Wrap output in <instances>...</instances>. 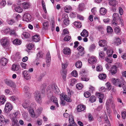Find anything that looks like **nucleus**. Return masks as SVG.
<instances>
[{"label":"nucleus","mask_w":126,"mask_h":126,"mask_svg":"<svg viewBox=\"0 0 126 126\" xmlns=\"http://www.w3.org/2000/svg\"><path fill=\"white\" fill-rule=\"evenodd\" d=\"M47 93H52V91L54 92L56 94L59 95L60 91L57 86L54 84L52 85L49 86L47 89Z\"/></svg>","instance_id":"obj_1"},{"label":"nucleus","mask_w":126,"mask_h":126,"mask_svg":"<svg viewBox=\"0 0 126 126\" xmlns=\"http://www.w3.org/2000/svg\"><path fill=\"white\" fill-rule=\"evenodd\" d=\"M112 17L113 20L112 23L115 26H116L118 24H119L121 23H122V22L123 21L119 17V15L117 13H114L113 14Z\"/></svg>","instance_id":"obj_2"},{"label":"nucleus","mask_w":126,"mask_h":126,"mask_svg":"<svg viewBox=\"0 0 126 126\" xmlns=\"http://www.w3.org/2000/svg\"><path fill=\"white\" fill-rule=\"evenodd\" d=\"M68 64L66 63H62V70L61 71V74L64 81L66 80V70L65 69L67 67Z\"/></svg>","instance_id":"obj_3"},{"label":"nucleus","mask_w":126,"mask_h":126,"mask_svg":"<svg viewBox=\"0 0 126 126\" xmlns=\"http://www.w3.org/2000/svg\"><path fill=\"white\" fill-rule=\"evenodd\" d=\"M67 95L62 94L60 95V97H61L64 99V100L66 101L71 102V93L70 92L69 88H67Z\"/></svg>","instance_id":"obj_4"},{"label":"nucleus","mask_w":126,"mask_h":126,"mask_svg":"<svg viewBox=\"0 0 126 126\" xmlns=\"http://www.w3.org/2000/svg\"><path fill=\"white\" fill-rule=\"evenodd\" d=\"M47 93L48 97L50 99L51 101L54 103L56 106L58 107H59V105L58 102L57 98L53 96L52 93Z\"/></svg>","instance_id":"obj_5"},{"label":"nucleus","mask_w":126,"mask_h":126,"mask_svg":"<svg viewBox=\"0 0 126 126\" xmlns=\"http://www.w3.org/2000/svg\"><path fill=\"white\" fill-rule=\"evenodd\" d=\"M112 82L113 84L115 86H118L119 87H121L123 86L122 84L119 79L112 78Z\"/></svg>","instance_id":"obj_6"},{"label":"nucleus","mask_w":126,"mask_h":126,"mask_svg":"<svg viewBox=\"0 0 126 126\" xmlns=\"http://www.w3.org/2000/svg\"><path fill=\"white\" fill-rule=\"evenodd\" d=\"M5 83L7 85L11 87H15L16 86L14 83L11 80L8 79H5L4 80Z\"/></svg>","instance_id":"obj_7"},{"label":"nucleus","mask_w":126,"mask_h":126,"mask_svg":"<svg viewBox=\"0 0 126 126\" xmlns=\"http://www.w3.org/2000/svg\"><path fill=\"white\" fill-rule=\"evenodd\" d=\"M35 98L36 101L39 103H41L42 102V98L41 96V94L38 91L35 92Z\"/></svg>","instance_id":"obj_8"},{"label":"nucleus","mask_w":126,"mask_h":126,"mask_svg":"<svg viewBox=\"0 0 126 126\" xmlns=\"http://www.w3.org/2000/svg\"><path fill=\"white\" fill-rule=\"evenodd\" d=\"M13 107L11 104L9 102H7L6 104L4 110L6 112H8L12 109Z\"/></svg>","instance_id":"obj_9"},{"label":"nucleus","mask_w":126,"mask_h":126,"mask_svg":"<svg viewBox=\"0 0 126 126\" xmlns=\"http://www.w3.org/2000/svg\"><path fill=\"white\" fill-rule=\"evenodd\" d=\"M22 74L24 78L27 80H29L31 79V76L29 72L27 70H25L22 72Z\"/></svg>","instance_id":"obj_10"},{"label":"nucleus","mask_w":126,"mask_h":126,"mask_svg":"<svg viewBox=\"0 0 126 126\" xmlns=\"http://www.w3.org/2000/svg\"><path fill=\"white\" fill-rule=\"evenodd\" d=\"M46 57L47 65V66L49 67L50 65L51 61V56L49 52H48L47 53L46 55Z\"/></svg>","instance_id":"obj_11"},{"label":"nucleus","mask_w":126,"mask_h":126,"mask_svg":"<svg viewBox=\"0 0 126 126\" xmlns=\"http://www.w3.org/2000/svg\"><path fill=\"white\" fill-rule=\"evenodd\" d=\"M31 18V16L30 14L27 13H25L23 16V19L27 21H30Z\"/></svg>","instance_id":"obj_12"},{"label":"nucleus","mask_w":126,"mask_h":126,"mask_svg":"<svg viewBox=\"0 0 126 126\" xmlns=\"http://www.w3.org/2000/svg\"><path fill=\"white\" fill-rule=\"evenodd\" d=\"M11 126H19L17 119L13 117L11 119Z\"/></svg>","instance_id":"obj_13"},{"label":"nucleus","mask_w":126,"mask_h":126,"mask_svg":"<svg viewBox=\"0 0 126 126\" xmlns=\"http://www.w3.org/2000/svg\"><path fill=\"white\" fill-rule=\"evenodd\" d=\"M1 43L3 47L5 48L9 43L8 40L7 38L3 39L1 41Z\"/></svg>","instance_id":"obj_14"},{"label":"nucleus","mask_w":126,"mask_h":126,"mask_svg":"<svg viewBox=\"0 0 126 126\" xmlns=\"http://www.w3.org/2000/svg\"><path fill=\"white\" fill-rule=\"evenodd\" d=\"M86 108L85 106L83 105H78L77 108V111L78 112H81L84 110Z\"/></svg>","instance_id":"obj_15"},{"label":"nucleus","mask_w":126,"mask_h":126,"mask_svg":"<svg viewBox=\"0 0 126 126\" xmlns=\"http://www.w3.org/2000/svg\"><path fill=\"white\" fill-rule=\"evenodd\" d=\"M30 103V101L29 100H26L22 104V106L25 109L27 108L29 106Z\"/></svg>","instance_id":"obj_16"},{"label":"nucleus","mask_w":126,"mask_h":126,"mask_svg":"<svg viewBox=\"0 0 126 126\" xmlns=\"http://www.w3.org/2000/svg\"><path fill=\"white\" fill-rule=\"evenodd\" d=\"M63 53L66 55H68L71 53V51L70 49L68 47H65L63 50Z\"/></svg>","instance_id":"obj_17"},{"label":"nucleus","mask_w":126,"mask_h":126,"mask_svg":"<svg viewBox=\"0 0 126 126\" xmlns=\"http://www.w3.org/2000/svg\"><path fill=\"white\" fill-rule=\"evenodd\" d=\"M118 70V69H117L115 66L112 65L111 68L110 73L112 75H114L116 73Z\"/></svg>","instance_id":"obj_18"},{"label":"nucleus","mask_w":126,"mask_h":126,"mask_svg":"<svg viewBox=\"0 0 126 126\" xmlns=\"http://www.w3.org/2000/svg\"><path fill=\"white\" fill-rule=\"evenodd\" d=\"M88 61L90 63L94 64L96 62V59L94 57L92 56L88 59Z\"/></svg>","instance_id":"obj_19"},{"label":"nucleus","mask_w":126,"mask_h":126,"mask_svg":"<svg viewBox=\"0 0 126 126\" xmlns=\"http://www.w3.org/2000/svg\"><path fill=\"white\" fill-rule=\"evenodd\" d=\"M81 36L84 37H87L88 36V31L85 29H84L80 33Z\"/></svg>","instance_id":"obj_20"},{"label":"nucleus","mask_w":126,"mask_h":126,"mask_svg":"<svg viewBox=\"0 0 126 126\" xmlns=\"http://www.w3.org/2000/svg\"><path fill=\"white\" fill-rule=\"evenodd\" d=\"M99 44L101 47H105L107 44L106 41L104 40H100L99 42Z\"/></svg>","instance_id":"obj_21"},{"label":"nucleus","mask_w":126,"mask_h":126,"mask_svg":"<svg viewBox=\"0 0 126 126\" xmlns=\"http://www.w3.org/2000/svg\"><path fill=\"white\" fill-rule=\"evenodd\" d=\"M6 98L4 95H2L0 96V102L2 104H4L6 101Z\"/></svg>","instance_id":"obj_22"},{"label":"nucleus","mask_w":126,"mask_h":126,"mask_svg":"<svg viewBox=\"0 0 126 126\" xmlns=\"http://www.w3.org/2000/svg\"><path fill=\"white\" fill-rule=\"evenodd\" d=\"M123 80H121L122 82V83L123 89L124 92H123V93L126 94V82L124 81L123 79H122Z\"/></svg>","instance_id":"obj_23"},{"label":"nucleus","mask_w":126,"mask_h":126,"mask_svg":"<svg viewBox=\"0 0 126 126\" xmlns=\"http://www.w3.org/2000/svg\"><path fill=\"white\" fill-rule=\"evenodd\" d=\"M33 41L35 42H38L40 40V37L39 35H35L32 37Z\"/></svg>","instance_id":"obj_24"},{"label":"nucleus","mask_w":126,"mask_h":126,"mask_svg":"<svg viewBox=\"0 0 126 126\" xmlns=\"http://www.w3.org/2000/svg\"><path fill=\"white\" fill-rule=\"evenodd\" d=\"M1 63L3 65H5L7 62V60L4 58H1L0 60Z\"/></svg>","instance_id":"obj_25"},{"label":"nucleus","mask_w":126,"mask_h":126,"mask_svg":"<svg viewBox=\"0 0 126 126\" xmlns=\"http://www.w3.org/2000/svg\"><path fill=\"white\" fill-rule=\"evenodd\" d=\"M49 26V22L47 21L44 22L43 24V28L44 29H47Z\"/></svg>","instance_id":"obj_26"},{"label":"nucleus","mask_w":126,"mask_h":126,"mask_svg":"<svg viewBox=\"0 0 126 126\" xmlns=\"http://www.w3.org/2000/svg\"><path fill=\"white\" fill-rule=\"evenodd\" d=\"M23 8L25 9H28L30 6V4L26 2H24L22 3Z\"/></svg>","instance_id":"obj_27"},{"label":"nucleus","mask_w":126,"mask_h":126,"mask_svg":"<svg viewBox=\"0 0 126 126\" xmlns=\"http://www.w3.org/2000/svg\"><path fill=\"white\" fill-rule=\"evenodd\" d=\"M106 12V10L105 8H101L100 9V13L102 15H104L105 14Z\"/></svg>","instance_id":"obj_28"},{"label":"nucleus","mask_w":126,"mask_h":126,"mask_svg":"<svg viewBox=\"0 0 126 126\" xmlns=\"http://www.w3.org/2000/svg\"><path fill=\"white\" fill-rule=\"evenodd\" d=\"M117 3V1L115 0H112L109 2V4L110 5L113 6H115Z\"/></svg>","instance_id":"obj_29"},{"label":"nucleus","mask_w":126,"mask_h":126,"mask_svg":"<svg viewBox=\"0 0 126 126\" xmlns=\"http://www.w3.org/2000/svg\"><path fill=\"white\" fill-rule=\"evenodd\" d=\"M14 44L16 45H20L21 44V41L19 40L16 39L13 41Z\"/></svg>","instance_id":"obj_30"},{"label":"nucleus","mask_w":126,"mask_h":126,"mask_svg":"<svg viewBox=\"0 0 126 126\" xmlns=\"http://www.w3.org/2000/svg\"><path fill=\"white\" fill-rule=\"evenodd\" d=\"M75 66L78 68H80L82 66V63L81 61H78L75 63Z\"/></svg>","instance_id":"obj_31"},{"label":"nucleus","mask_w":126,"mask_h":126,"mask_svg":"<svg viewBox=\"0 0 126 126\" xmlns=\"http://www.w3.org/2000/svg\"><path fill=\"white\" fill-rule=\"evenodd\" d=\"M65 11L66 13H68L72 9V8L70 6H66L64 7Z\"/></svg>","instance_id":"obj_32"},{"label":"nucleus","mask_w":126,"mask_h":126,"mask_svg":"<svg viewBox=\"0 0 126 126\" xmlns=\"http://www.w3.org/2000/svg\"><path fill=\"white\" fill-rule=\"evenodd\" d=\"M37 57L36 60L39 58H42L43 56V53L41 51H40L37 54Z\"/></svg>","instance_id":"obj_33"},{"label":"nucleus","mask_w":126,"mask_h":126,"mask_svg":"<svg viewBox=\"0 0 126 126\" xmlns=\"http://www.w3.org/2000/svg\"><path fill=\"white\" fill-rule=\"evenodd\" d=\"M19 69V66L18 65L14 64L12 66V70L14 71H17Z\"/></svg>","instance_id":"obj_34"},{"label":"nucleus","mask_w":126,"mask_h":126,"mask_svg":"<svg viewBox=\"0 0 126 126\" xmlns=\"http://www.w3.org/2000/svg\"><path fill=\"white\" fill-rule=\"evenodd\" d=\"M106 75L105 74H100L99 76V79H105L106 77Z\"/></svg>","instance_id":"obj_35"},{"label":"nucleus","mask_w":126,"mask_h":126,"mask_svg":"<svg viewBox=\"0 0 126 126\" xmlns=\"http://www.w3.org/2000/svg\"><path fill=\"white\" fill-rule=\"evenodd\" d=\"M74 24L76 27L78 28H80L81 26L80 22H79L75 21L74 23Z\"/></svg>","instance_id":"obj_36"},{"label":"nucleus","mask_w":126,"mask_h":126,"mask_svg":"<svg viewBox=\"0 0 126 126\" xmlns=\"http://www.w3.org/2000/svg\"><path fill=\"white\" fill-rule=\"evenodd\" d=\"M42 4L44 12L45 13H46L47 11L46 8L44 0L42 1Z\"/></svg>","instance_id":"obj_37"},{"label":"nucleus","mask_w":126,"mask_h":126,"mask_svg":"<svg viewBox=\"0 0 126 126\" xmlns=\"http://www.w3.org/2000/svg\"><path fill=\"white\" fill-rule=\"evenodd\" d=\"M121 41L120 38H116L114 40V44L118 46L121 44Z\"/></svg>","instance_id":"obj_38"},{"label":"nucleus","mask_w":126,"mask_h":126,"mask_svg":"<svg viewBox=\"0 0 126 126\" xmlns=\"http://www.w3.org/2000/svg\"><path fill=\"white\" fill-rule=\"evenodd\" d=\"M5 119L2 115H0V122L3 125H5Z\"/></svg>","instance_id":"obj_39"},{"label":"nucleus","mask_w":126,"mask_h":126,"mask_svg":"<svg viewBox=\"0 0 126 126\" xmlns=\"http://www.w3.org/2000/svg\"><path fill=\"white\" fill-rule=\"evenodd\" d=\"M84 6L83 3H81L79 4V8L78 10L80 11H82L84 8Z\"/></svg>","instance_id":"obj_40"},{"label":"nucleus","mask_w":126,"mask_h":126,"mask_svg":"<svg viewBox=\"0 0 126 126\" xmlns=\"http://www.w3.org/2000/svg\"><path fill=\"white\" fill-rule=\"evenodd\" d=\"M15 9L16 12L18 13H21L23 11L22 9L19 6L16 7Z\"/></svg>","instance_id":"obj_41"},{"label":"nucleus","mask_w":126,"mask_h":126,"mask_svg":"<svg viewBox=\"0 0 126 126\" xmlns=\"http://www.w3.org/2000/svg\"><path fill=\"white\" fill-rule=\"evenodd\" d=\"M122 63H115L114 65H113L117 69L118 68L121 67L122 66Z\"/></svg>","instance_id":"obj_42"},{"label":"nucleus","mask_w":126,"mask_h":126,"mask_svg":"<svg viewBox=\"0 0 126 126\" xmlns=\"http://www.w3.org/2000/svg\"><path fill=\"white\" fill-rule=\"evenodd\" d=\"M120 30L119 27H115L114 28V31L115 33L119 34L120 32Z\"/></svg>","instance_id":"obj_43"},{"label":"nucleus","mask_w":126,"mask_h":126,"mask_svg":"<svg viewBox=\"0 0 126 126\" xmlns=\"http://www.w3.org/2000/svg\"><path fill=\"white\" fill-rule=\"evenodd\" d=\"M96 95L98 97L100 98H103L104 97V95L103 94H101L100 93H96Z\"/></svg>","instance_id":"obj_44"},{"label":"nucleus","mask_w":126,"mask_h":126,"mask_svg":"<svg viewBox=\"0 0 126 126\" xmlns=\"http://www.w3.org/2000/svg\"><path fill=\"white\" fill-rule=\"evenodd\" d=\"M22 35L26 38H28L30 36L29 33L26 32H23L22 33Z\"/></svg>","instance_id":"obj_45"},{"label":"nucleus","mask_w":126,"mask_h":126,"mask_svg":"<svg viewBox=\"0 0 126 126\" xmlns=\"http://www.w3.org/2000/svg\"><path fill=\"white\" fill-rule=\"evenodd\" d=\"M96 100V98L94 96H92L90 98L89 100L91 102H93L95 101Z\"/></svg>","instance_id":"obj_46"},{"label":"nucleus","mask_w":126,"mask_h":126,"mask_svg":"<svg viewBox=\"0 0 126 126\" xmlns=\"http://www.w3.org/2000/svg\"><path fill=\"white\" fill-rule=\"evenodd\" d=\"M76 86L77 88L79 90H81L83 87L82 84L80 83L77 84Z\"/></svg>","instance_id":"obj_47"},{"label":"nucleus","mask_w":126,"mask_h":126,"mask_svg":"<svg viewBox=\"0 0 126 126\" xmlns=\"http://www.w3.org/2000/svg\"><path fill=\"white\" fill-rule=\"evenodd\" d=\"M84 95L85 97L88 98L91 95V94L89 92H86L84 93Z\"/></svg>","instance_id":"obj_48"},{"label":"nucleus","mask_w":126,"mask_h":126,"mask_svg":"<svg viewBox=\"0 0 126 126\" xmlns=\"http://www.w3.org/2000/svg\"><path fill=\"white\" fill-rule=\"evenodd\" d=\"M99 55L100 58H104L105 56V54L103 51H101L99 52Z\"/></svg>","instance_id":"obj_49"},{"label":"nucleus","mask_w":126,"mask_h":126,"mask_svg":"<svg viewBox=\"0 0 126 126\" xmlns=\"http://www.w3.org/2000/svg\"><path fill=\"white\" fill-rule=\"evenodd\" d=\"M81 79L82 80L87 81L89 79V78L85 76L82 77Z\"/></svg>","instance_id":"obj_50"},{"label":"nucleus","mask_w":126,"mask_h":126,"mask_svg":"<svg viewBox=\"0 0 126 126\" xmlns=\"http://www.w3.org/2000/svg\"><path fill=\"white\" fill-rule=\"evenodd\" d=\"M71 37L69 35H66L64 38V40L66 41H69L71 38Z\"/></svg>","instance_id":"obj_51"},{"label":"nucleus","mask_w":126,"mask_h":126,"mask_svg":"<svg viewBox=\"0 0 126 126\" xmlns=\"http://www.w3.org/2000/svg\"><path fill=\"white\" fill-rule=\"evenodd\" d=\"M107 32L108 33L112 32H113V30L112 27L110 26H108L107 28Z\"/></svg>","instance_id":"obj_52"},{"label":"nucleus","mask_w":126,"mask_h":126,"mask_svg":"<svg viewBox=\"0 0 126 126\" xmlns=\"http://www.w3.org/2000/svg\"><path fill=\"white\" fill-rule=\"evenodd\" d=\"M77 49L80 52H83L84 48L83 47H82L81 46H79L77 48Z\"/></svg>","instance_id":"obj_53"},{"label":"nucleus","mask_w":126,"mask_h":126,"mask_svg":"<svg viewBox=\"0 0 126 126\" xmlns=\"http://www.w3.org/2000/svg\"><path fill=\"white\" fill-rule=\"evenodd\" d=\"M34 45L32 44H29L27 46V47L29 50H31L34 47Z\"/></svg>","instance_id":"obj_54"},{"label":"nucleus","mask_w":126,"mask_h":126,"mask_svg":"<svg viewBox=\"0 0 126 126\" xmlns=\"http://www.w3.org/2000/svg\"><path fill=\"white\" fill-rule=\"evenodd\" d=\"M23 91L25 93H27L29 92L30 89L28 87L25 86L24 87Z\"/></svg>","instance_id":"obj_55"},{"label":"nucleus","mask_w":126,"mask_h":126,"mask_svg":"<svg viewBox=\"0 0 126 126\" xmlns=\"http://www.w3.org/2000/svg\"><path fill=\"white\" fill-rule=\"evenodd\" d=\"M71 75L73 76L76 77L78 76V73L77 71L76 70L73 71L71 73Z\"/></svg>","instance_id":"obj_56"},{"label":"nucleus","mask_w":126,"mask_h":126,"mask_svg":"<svg viewBox=\"0 0 126 126\" xmlns=\"http://www.w3.org/2000/svg\"><path fill=\"white\" fill-rule=\"evenodd\" d=\"M10 99L11 100L15 101L17 99V97L15 96H12L10 97Z\"/></svg>","instance_id":"obj_57"},{"label":"nucleus","mask_w":126,"mask_h":126,"mask_svg":"<svg viewBox=\"0 0 126 126\" xmlns=\"http://www.w3.org/2000/svg\"><path fill=\"white\" fill-rule=\"evenodd\" d=\"M65 19V20H63V22L65 25H68L69 23V20L68 19Z\"/></svg>","instance_id":"obj_58"},{"label":"nucleus","mask_w":126,"mask_h":126,"mask_svg":"<svg viewBox=\"0 0 126 126\" xmlns=\"http://www.w3.org/2000/svg\"><path fill=\"white\" fill-rule=\"evenodd\" d=\"M107 53L108 55V57H110L112 56L113 53L112 51L110 50L107 51Z\"/></svg>","instance_id":"obj_59"},{"label":"nucleus","mask_w":126,"mask_h":126,"mask_svg":"<svg viewBox=\"0 0 126 126\" xmlns=\"http://www.w3.org/2000/svg\"><path fill=\"white\" fill-rule=\"evenodd\" d=\"M77 80L75 79H73L71 80V82L70 85L72 86H73L74 85L76 82Z\"/></svg>","instance_id":"obj_60"},{"label":"nucleus","mask_w":126,"mask_h":126,"mask_svg":"<svg viewBox=\"0 0 126 126\" xmlns=\"http://www.w3.org/2000/svg\"><path fill=\"white\" fill-rule=\"evenodd\" d=\"M106 85L107 89H109V90H110L111 88L110 84L109 82H107L106 83Z\"/></svg>","instance_id":"obj_61"},{"label":"nucleus","mask_w":126,"mask_h":126,"mask_svg":"<svg viewBox=\"0 0 126 126\" xmlns=\"http://www.w3.org/2000/svg\"><path fill=\"white\" fill-rule=\"evenodd\" d=\"M122 117L123 119H125L126 117V112L124 111L121 112Z\"/></svg>","instance_id":"obj_62"},{"label":"nucleus","mask_w":126,"mask_h":126,"mask_svg":"<svg viewBox=\"0 0 126 126\" xmlns=\"http://www.w3.org/2000/svg\"><path fill=\"white\" fill-rule=\"evenodd\" d=\"M69 123L70 124L72 125L73 124H74L75 123L74 122V119L72 117L71 118V119L69 118Z\"/></svg>","instance_id":"obj_63"},{"label":"nucleus","mask_w":126,"mask_h":126,"mask_svg":"<svg viewBox=\"0 0 126 126\" xmlns=\"http://www.w3.org/2000/svg\"><path fill=\"white\" fill-rule=\"evenodd\" d=\"M63 18L65 20V19H69L68 15L66 14H64L63 15Z\"/></svg>","instance_id":"obj_64"}]
</instances>
